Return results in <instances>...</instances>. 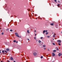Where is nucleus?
<instances>
[{
    "label": "nucleus",
    "instance_id": "c9c22d12",
    "mask_svg": "<svg viewBox=\"0 0 62 62\" xmlns=\"http://www.w3.org/2000/svg\"><path fill=\"white\" fill-rule=\"evenodd\" d=\"M16 43H18V42L17 41L16 42Z\"/></svg>",
    "mask_w": 62,
    "mask_h": 62
},
{
    "label": "nucleus",
    "instance_id": "a19ab883",
    "mask_svg": "<svg viewBox=\"0 0 62 62\" xmlns=\"http://www.w3.org/2000/svg\"><path fill=\"white\" fill-rule=\"evenodd\" d=\"M36 32V31H34V32Z\"/></svg>",
    "mask_w": 62,
    "mask_h": 62
},
{
    "label": "nucleus",
    "instance_id": "c756f323",
    "mask_svg": "<svg viewBox=\"0 0 62 62\" xmlns=\"http://www.w3.org/2000/svg\"><path fill=\"white\" fill-rule=\"evenodd\" d=\"M58 3H60V1H59V0H58Z\"/></svg>",
    "mask_w": 62,
    "mask_h": 62
},
{
    "label": "nucleus",
    "instance_id": "9d476101",
    "mask_svg": "<svg viewBox=\"0 0 62 62\" xmlns=\"http://www.w3.org/2000/svg\"><path fill=\"white\" fill-rule=\"evenodd\" d=\"M38 42L39 43H41V41L40 40H39Z\"/></svg>",
    "mask_w": 62,
    "mask_h": 62
},
{
    "label": "nucleus",
    "instance_id": "c03bdc74",
    "mask_svg": "<svg viewBox=\"0 0 62 62\" xmlns=\"http://www.w3.org/2000/svg\"><path fill=\"white\" fill-rule=\"evenodd\" d=\"M53 40H54V39H53Z\"/></svg>",
    "mask_w": 62,
    "mask_h": 62
},
{
    "label": "nucleus",
    "instance_id": "7ed1b4c3",
    "mask_svg": "<svg viewBox=\"0 0 62 62\" xmlns=\"http://www.w3.org/2000/svg\"><path fill=\"white\" fill-rule=\"evenodd\" d=\"M47 32V30H44L43 31V34H44V33H45V32Z\"/></svg>",
    "mask_w": 62,
    "mask_h": 62
},
{
    "label": "nucleus",
    "instance_id": "49530a36",
    "mask_svg": "<svg viewBox=\"0 0 62 62\" xmlns=\"http://www.w3.org/2000/svg\"><path fill=\"white\" fill-rule=\"evenodd\" d=\"M20 38H21V37L20 36L19 37Z\"/></svg>",
    "mask_w": 62,
    "mask_h": 62
},
{
    "label": "nucleus",
    "instance_id": "a878e982",
    "mask_svg": "<svg viewBox=\"0 0 62 62\" xmlns=\"http://www.w3.org/2000/svg\"><path fill=\"white\" fill-rule=\"evenodd\" d=\"M5 44H7V42H5Z\"/></svg>",
    "mask_w": 62,
    "mask_h": 62
},
{
    "label": "nucleus",
    "instance_id": "1a4fd4ad",
    "mask_svg": "<svg viewBox=\"0 0 62 62\" xmlns=\"http://www.w3.org/2000/svg\"><path fill=\"white\" fill-rule=\"evenodd\" d=\"M59 56H61V54L60 53L58 54Z\"/></svg>",
    "mask_w": 62,
    "mask_h": 62
},
{
    "label": "nucleus",
    "instance_id": "f3484780",
    "mask_svg": "<svg viewBox=\"0 0 62 62\" xmlns=\"http://www.w3.org/2000/svg\"><path fill=\"white\" fill-rule=\"evenodd\" d=\"M10 32H12V31H13V30H10Z\"/></svg>",
    "mask_w": 62,
    "mask_h": 62
},
{
    "label": "nucleus",
    "instance_id": "412c9836",
    "mask_svg": "<svg viewBox=\"0 0 62 62\" xmlns=\"http://www.w3.org/2000/svg\"><path fill=\"white\" fill-rule=\"evenodd\" d=\"M1 21H2V19H0V22H1Z\"/></svg>",
    "mask_w": 62,
    "mask_h": 62
},
{
    "label": "nucleus",
    "instance_id": "393cba45",
    "mask_svg": "<svg viewBox=\"0 0 62 62\" xmlns=\"http://www.w3.org/2000/svg\"><path fill=\"white\" fill-rule=\"evenodd\" d=\"M41 58H43V56H41Z\"/></svg>",
    "mask_w": 62,
    "mask_h": 62
},
{
    "label": "nucleus",
    "instance_id": "bb28decb",
    "mask_svg": "<svg viewBox=\"0 0 62 62\" xmlns=\"http://www.w3.org/2000/svg\"><path fill=\"white\" fill-rule=\"evenodd\" d=\"M2 53H4V51H2Z\"/></svg>",
    "mask_w": 62,
    "mask_h": 62
},
{
    "label": "nucleus",
    "instance_id": "cd10ccee",
    "mask_svg": "<svg viewBox=\"0 0 62 62\" xmlns=\"http://www.w3.org/2000/svg\"><path fill=\"white\" fill-rule=\"evenodd\" d=\"M2 35H4V33L3 32L2 33Z\"/></svg>",
    "mask_w": 62,
    "mask_h": 62
},
{
    "label": "nucleus",
    "instance_id": "5701e85b",
    "mask_svg": "<svg viewBox=\"0 0 62 62\" xmlns=\"http://www.w3.org/2000/svg\"><path fill=\"white\" fill-rule=\"evenodd\" d=\"M53 45H55V44L54 43H53Z\"/></svg>",
    "mask_w": 62,
    "mask_h": 62
},
{
    "label": "nucleus",
    "instance_id": "f704fd0d",
    "mask_svg": "<svg viewBox=\"0 0 62 62\" xmlns=\"http://www.w3.org/2000/svg\"><path fill=\"white\" fill-rule=\"evenodd\" d=\"M1 50H0V54H1Z\"/></svg>",
    "mask_w": 62,
    "mask_h": 62
},
{
    "label": "nucleus",
    "instance_id": "6ab92c4d",
    "mask_svg": "<svg viewBox=\"0 0 62 62\" xmlns=\"http://www.w3.org/2000/svg\"><path fill=\"white\" fill-rule=\"evenodd\" d=\"M30 10H31V9H28V11H30Z\"/></svg>",
    "mask_w": 62,
    "mask_h": 62
},
{
    "label": "nucleus",
    "instance_id": "4be33fe9",
    "mask_svg": "<svg viewBox=\"0 0 62 62\" xmlns=\"http://www.w3.org/2000/svg\"><path fill=\"white\" fill-rule=\"evenodd\" d=\"M34 39H35V40H37V39H36V37H34Z\"/></svg>",
    "mask_w": 62,
    "mask_h": 62
},
{
    "label": "nucleus",
    "instance_id": "20e7f679",
    "mask_svg": "<svg viewBox=\"0 0 62 62\" xmlns=\"http://www.w3.org/2000/svg\"><path fill=\"white\" fill-rule=\"evenodd\" d=\"M52 56H54L55 55V54H54V53H52Z\"/></svg>",
    "mask_w": 62,
    "mask_h": 62
},
{
    "label": "nucleus",
    "instance_id": "4c0bfd02",
    "mask_svg": "<svg viewBox=\"0 0 62 62\" xmlns=\"http://www.w3.org/2000/svg\"><path fill=\"white\" fill-rule=\"evenodd\" d=\"M7 30H8V29H6Z\"/></svg>",
    "mask_w": 62,
    "mask_h": 62
},
{
    "label": "nucleus",
    "instance_id": "e433bc0d",
    "mask_svg": "<svg viewBox=\"0 0 62 62\" xmlns=\"http://www.w3.org/2000/svg\"><path fill=\"white\" fill-rule=\"evenodd\" d=\"M47 50H48V51H49V49H47Z\"/></svg>",
    "mask_w": 62,
    "mask_h": 62
},
{
    "label": "nucleus",
    "instance_id": "a18cd8bd",
    "mask_svg": "<svg viewBox=\"0 0 62 62\" xmlns=\"http://www.w3.org/2000/svg\"><path fill=\"white\" fill-rule=\"evenodd\" d=\"M37 18H36V19L37 20Z\"/></svg>",
    "mask_w": 62,
    "mask_h": 62
},
{
    "label": "nucleus",
    "instance_id": "2eb2a0df",
    "mask_svg": "<svg viewBox=\"0 0 62 62\" xmlns=\"http://www.w3.org/2000/svg\"><path fill=\"white\" fill-rule=\"evenodd\" d=\"M13 42H16V40H14L13 41Z\"/></svg>",
    "mask_w": 62,
    "mask_h": 62
},
{
    "label": "nucleus",
    "instance_id": "39448f33",
    "mask_svg": "<svg viewBox=\"0 0 62 62\" xmlns=\"http://www.w3.org/2000/svg\"><path fill=\"white\" fill-rule=\"evenodd\" d=\"M57 42H58L60 43V42H61V40H58Z\"/></svg>",
    "mask_w": 62,
    "mask_h": 62
},
{
    "label": "nucleus",
    "instance_id": "9b49d317",
    "mask_svg": "<svg viewBox=\"0 0 62 62\" xmlns=\"http://www.w3.org/2000/svg\"><path fill=\"white\" fill-rule=\"evenodd\" d=\"M56 34H54V35H53V37L54 38L55 37V35Z\"/></svg>",
    "mask_w": 62,
    "mask_h": 62
},
{
    "label": "nucleus",
    "instance_id": "473e14b6",
    "mask_svg": "<svg viewBox=\"0 0 62 62\" xmlns=\"http://www.w3.org/2000/svg\"><path fill=\"white\" fill-rule=\"evenodd\" d=\"M41 39H43V38L42 37H41Z\"/></svg>",
    "mask_w": 62,
    "mask_h": 62
},
{
    "label": "nucleus",
    "instance_id": "7c9ffc66",
    "mask_svg": "<svg viewBox=\"0 0 62 62\" xmlns=\"http://www.w3.org/2000/svg\"><path fill=\"white\" fill-rule=\"evenodd\" d=\"M47 37H48V38H49L50 37V36H48Z\"/></svg>",
    "mask_w": 62,
    "mask_h": 62
},
{
    "label": "nucleus",
    "instance_id": "f8f14e48",
    "mask_svg": "<svg viewBox=\"0 0 62 62\" xmlns=\"http://www.w3.org/2000/svg\"><path fill=\"white\" fill-rule=\"evenodd\" d=\"M27 33H29V34L30 33L29 31V30H27Z\"/></svg>",
    "mask_w": 62,
    "mask_h": 62
},
{
    "label": "nucleus",
    "instance_id": "4468645a",
    "mask_svg": "<svg viewBox=\"0 0 62 62\" xmlns=\"http://www.w3.org/2000/svg\"><path fill=\"white\" fill-rule=\"evenodd\" d=\"M4 52H5L6 53H8V52L6 51V50H4Z\"/></svg>",
    "mask_w": 62,
    "mask_h": 62
},
{
    "label": "nucleus",
    "instance_id": "72a5a7b5",
    "mask_svg": "<svg viewBox=\"0 0 62 62\" xmlns=\"http://www.w3.org/2000/svg\"><path fill=\"white\" fill-rule=\"evenodd\" d=\"M44 50H45V49H46V48H44Z\"/></svg>",
    "mask_w": 62,
    "mask_h": 62
},
{
    "label": "nucleus",
    "instance_id": "c85d7f7f",
    "mask_svg": "<svg viewBox=\"0 0 62 62\" xmlns=\"http://www.w3.org/2000/svg\"><path fill=\"white\" fill-rule=\"evenodd\" d=\"M57 51H58V50H59V49H58V48H57Z\"/></svg>",
    "mask_w": 62,
    "mask_h": 62
},
{
    "label": "nucleus",
    "instance_id": "79ce46f5",
    "mask_svg": "<svg viewBox=\"0 0 62 62\" xmlns=\"http://www.w3.org/2000/svg\"><path fill=\"white\" fill-rule=\"evenodd\" d=\"M8 62H10L9 61H8Z\"/></svg>",
    "mask_w": 62,
    "mask_h": 62
},
{
    "label": "nucleus",
    "instance_id": "aec40b11",
    "mask_svg": "<svg viewBox=\"0 0 62 62\" xmlns=\"http://www.w3.org/2000/svg\"><path fill=\"white\" fill-rule=\"evenodd\" d=\"M54 1L55 2H57L56 0H54Z\"/></svg>",
    "mask_w": 62,
    "mask_h": 62
},
{
    "label": "nucleus",
    "instance_id": "a211bd4d",
    "mask_svg": "<svg viewBox=\"0 0 62 62\" xmlns=\"http://www.w3.org/2000/svg\"><path fill=\"white\" fill-rule=\"evenodd\" d=\"M48 34V32H46V35H47Z\"/></svg>",
    "mask_w": 62,
    "mask_h": 62
},
{
    "label": "nucleus",
    "instance_id": "0eeeda50",
    "mask_svg": "<svg viewBox=\"0 0 62 62\" xmlns=\"http://www.w3.org/2000/svg\"><path fill=\"white\" fill-rule=\"evenodd\" d=\"M54 23H50V25H54Z\"/></svg>",
    "mask_w": 62,
    "mask_h": 62
},
{
    "label": "nucleus",
    "instance_id": "2f4dec72",
    "mask_svg": "<svg viewBox=\"0 0 62 62\" xmlns=\"http://www.w3.org/2000/svg\"><path fill=\"white\" fill-rule=\"evenodd\" d=\"M59 5H60V4H58L57 6H59Z\"/></svg>",
    "mask_w": 62,
    "mask_h": 62
},
{
    "label": "nucleus",
    "instance_id": "6e6552de",
    "mask_svg": "<svg viewBox=\"0 0 62 62\" xmlns=\"http://www.w3.org/2000/svg\"><path fill=\"white\" fill-rule=\"evenodd\" d=\"M10 59H11V60H13V58H12V57H11L10 58Z\"/></svg>",
    "mask_w": 62,
    "mask_h": 62
},
{
    "label": "nucleus",
    "instance_id": "58836bf2",
    "mask_svg": "<svg viewBox=\"0 0 62 62\" xmlns=\"http://www.w3.org/2000/svg\"><path fill=\"white\" fill-rule=\"evenodd\" d=\"M36 34H35V36H36Z\"/></svg>",
    "mask_w": 62,
    "mask_h": 62
},
{
    "label": "nucleus",
    "instance_id": "f257e3e1",
    "mask_svg": "<svg viewBox=\"0 0 62 62\" xmlns=\"http://www.w3.org/2000/svg\"><path fill=\"white\" fill-rule=\"evenodd\" d=\"M15 34L16 36V37H18V38H19V36L18 35V34L17 32H15Z\"/></svg>",
    "mask_w": 62,
    "mask_h": 62
},
{
    "label": "nucleus",
    "instance_id": "de8ad7c7",
    "mask_svg": "<svg viewBox=\"0 0 62 62\" xmlns=\"http://www.w3.org/2000/svg\"><path fill=\"white\" fill-rule=\"evenodd\" d=\"M0 29H1V28H0Z\"/></svg>",
    "mask_w": 62,
    "mask_h": 62
},
{
    "label": "nucleus",
    "instance_id": "ea45409f",
    "mask_svg": "<svg viewBox=\"0 0 62 62\" xmlns=\"http://www.w3.org/2000/svg\"><path fill=\"white\" fill-rule=\"evenodd\" d=\"M28 41H29V39H28Z\"/></svg>",
    "mask_w": 62,
    "mask_h": 62
},
{
    "label": "nucleus",
    "instance_id": "f03ea898",
    "mask_svg": "<svg viewBox=\"0 0 62 62\" xmlns=\"http://www.w3.org/2000/svg\"><path fill=\"white\" fill-rule=\"evenodd\" d=\"M37 53H36L34 52L33 53V55L34 56H36L37 55Z\"/></svg>",
    "mask_w": 62,
    "mask_h": 62
},
{
    "label": "nucleus",
    "instance_id": "b1692460",
    "mask_svg": "<svg viewBox=\"0 0 62 62\" xmlns=\"http://www.w3.org/2000/svg\"><path fill=\"white\" fill-rule=\"evenodd\" d=\"M58 45H61V44L60 43H58Z\"/></svg>",
    "mask_w": 62,
    "mask_h": 62
},
{
    "label": "nucleus",
    "instance_id": "dca6fc26",
    "mask_svg": "<svg viewBox=\"0 0 62 62\" xmlns=\"http://www.w3.org/2000/svg\"><path fill=\"white\" fill-rule=\"evenodd\" d=\"M54 52H56V50H54L53 51Z\"/></svg>",
    "mask_w": 62,
    "mask_h": 62
},
{
    "label": "nucleus",
    "instance_id": "37998d69",
    "mask_svg": "<svg viewBox=\"0 0 62 62\" xmlns=\"http://www.w3.org/2000/svg\"><path fill=\"white\" fill-rule=\"evenodd\" d=\"M1 62H3L2 61H1Z\"/></svg>",
    "mask_w": 62,
    "mask_h": 62
},
{
    "label": "nucleus",
    "instance_id": "ddd939ff",
    "mask_svg": "<svg viewBox=\"0 0 62 62\" xmlns=\"http://www.w3.org/2000/svg\"><path fill=\"white\" fill-rule=\"evenodd\" d=\"M46 46L45 45H43V47H45Z\"/></svg>",
    "mask_w": 62,
    "mask_h": 62
},
{
    "label": "nucleus",
    "instance_id": "423d86ee",
    "mask_svg": "<svg viewBox=\"0 0 62 62\" xmlns=\"http://www.w3.org/2000/svg\"><path fill=\"white\" fill-rule=\"evenodd\" d=\"M9 49L7 48V49H6L7 51H9Z\"/></svg>",
    "mask_w": 62,
    "mask_h": 62
}]
</instances>
